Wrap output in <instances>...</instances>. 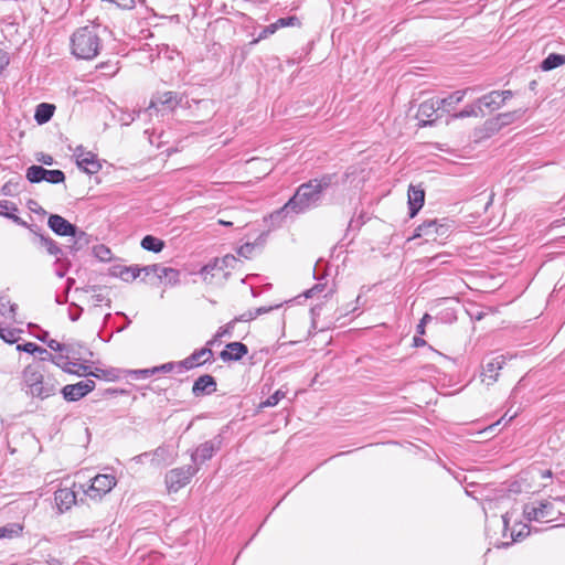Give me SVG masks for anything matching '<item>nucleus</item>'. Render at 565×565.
<instances>
[{"label": "nucleus", "mask_w": 565, "mask_h": 565, "mask_svg": "<svg viewBox=\"0 0 565 565\" xmlns=\"http://www.w3.org/2000/svg\"><path fill=\"white\" fill-rule=\"evenodd\" d=\"M23 527L19 523H9L0 527V539H12L19 536Z\"/></svg>", "instance_id": "obj_34"}, {"label": "nucleus", "mask_w": 565, "mask_h": 565, "mask_svg": "<svg viewBox=\"0 0 565 565\" xmlns=\"http://www.w3.org/2000/svg\"><path fill=\"white\" fill-rule=\"evenodd\" d=\"M75 157L78 168L88 174L97 173L102 169V164L99 163L96 154L89 151H84L82 147L76 149Z\"/></svg>", "instance_id": "obj_14"}, {"label": "nucleus", "mask_w": 565, "mask_h": 565, "mask_svg": "<svg viewBox=\"0 0 565 565\" xmlns=\"http://www.w3.org/2000/svg\"><path fill=\"white\" fill-rule=\"evenodd\" d=\"M39 237H40L41 244L46 248V250L50 255L55 256L57 258L63 256L62 248L57 245V243L54 239H52L49 236H44V235H40Z\"/></svg>", "instance_id": "obj_30"}, {"label": "nucleus", "mask_w": 565, "mask_h": 565, "mask_svg": "<svg viewBox=\"0 0 565 565\" xmlns=\"http://www.w3.org/2000/svg\"><path fill=\"white\" fill-rule=\"evenodd\" d=\"M141 113V110H134L131 114H128L126 117L121 118L122 124L130 125L137 117L140 116Z\"/></svg>", "instance_id": "obj_50"}, {"label": "nucleus", "mask_w": 565, "mask_h": 565, "mask_svg": "<svg viewBox=\"0 0 565 565\" xmlns=\"http://www.w3.org/2000/svg\"><path fill=\"white\" fill-rule=\"evenodd\" d=\"M286 392L281 388L277 390L274 394H271L266 401L259 404V408L265 407H274L276 406L282 398H285Z\"/></svg>", "instance_id": "obj_38"}, {"label": "nucleus", "mask_w": 565, "mask_h": 565, "mask_svg": "<svg viewBox=\"0 0 565 565\" xmlns=\"http://www.w3.org/2000/svg\"><path fill=\"white\" fill-rule=\"evenodd\" d=\"M451 231V224L446 220H427L417 226L415 237L425 236L436 241L438 237H447Z\"/></svg>", "instance_id": "obj_6"}, {"label": "nucleus", "mask_w": 565, "mask_h": 565, "mask_svg": "<svg viewBox=\"0 0 565 565\" xmlns=\"http://www.w3.org/2000/svg\"><path fill=\"white\" fill-rule=\"evenodd\" d=\"M413 342L415 347H424L426 344V341L418 335L414 337Z\"/></svg>", "instance_id": "obj_60"}, {"label": "nucleus", "mask_w": 565, "mask_h": 565, "mask_svg": "<svg viewBox=\"0 0 565 565\" xmlns=\"http://www.w3.org/2000/svg\"><path fill=\"white\" fill-rule=\"evenodd\" d=\"M55 111V106L49 103H41L36 106L34 119L39 125L46 124L51 120Z\"/></svg>", "instance_id": "obj_23"}, {"label": "nucleus", "mask_w": 565, "mask_h": 565, "mask_svg": "<svg viewBox=\"0 0 565 565\" xmlns=\"http://www.w3.org/2000/svg\"><path fill=\"white\" fill-rule=\"evenodd\" d=\"M25 178L31 183H39L45 179V168L42 166H31L26 169Z\"/></svg>", "instance_id": "obj_29"}, {"label": "nucleus", "mask_w": 565, "mask_h": 565, "mask_svg": "<svg viewBox=\"0 0 565 565\" xmlns=\"http://www.w3.org/2000/svg\"><path fill=\"white\" fill-rule=\"evenodd\" d=\"M216 386L215 379L210 374H204L195 380L192 386V394L195 397L210 395L216 391Z\"/></svg>", "instance_id": "obj_17"}, {"label": "nucleus", "mask_w": 565, "mask_h": 565, "mask_svg": "<svg viewBox=\"0 0 565 565\" xmlns=\"http://www.w3.org/2000/svg\"><path fill=\"white\" fill-rule=\"evenodd\" d=\"M6 217L12 220L15 224H18L20 226H23V227L28 226V223L25 221H23L21 217H19L18 215H15L14 213L9 212Z\"/></svg>", "instance_id": "obj_54"}, {"label": "nucleus", "mask_w": 565, "mask_h": 565, "mask_svg": "<svg viewBox=\"0 0 565 565\" xmlns=\"http://www.w3.org/2000/svg\"><path fill=\"white\" fill-rule=\"evenodd\" d=\"M96 384L93 380L81 381L76 384L65 385L61 393L65 401L76 402L85 397L95 388Z\"/></svg>", "instance_id": "obj_10"}, {"label": "nucleus", "mask_w": 565, "mask_h": 565, "mask_svg": "<svg viewBox=\"0 0 565 565\" xmlns=\"http://www.w3.org/2000/svg\"><path fill=\"white\" fill-rule=\"evenodd\" d=\"M500 99H503V104L505 100L510 99L513 96L512 90H499Z\"/></svg>", "instance_id": "obj_57"}, {"label": "nucleus", "mask_w": 565, "mask_h": 565, "mask_svg": "<svg viewBox=\"0 0 565 565\" xmlns=\"http://www.w3.org/2000/svg\"><path fill=\"white\" fill-rule=\"evenodd\" d=\"M65 174L62 170H47L45 169V179L44 181L52 183V184H58L64 182Z\"/></svg>", "instance_id": "obj_40"}, {"label": "nucleus", "mask_w": 565, "mask_h": 565, "mask_svg": "<svg viewBox=\"0 0 565 565\" xmlns=\"http://www.w3.org/2000/svg\"><path fill=\"white\" fill-rule=\"evenodd\" d=\"M9 211H18V207L14 203L12 202H9V201H1L0 202V215L1 216H7Z\"/></svg>", "instance_id": "obj_45"}, {"label": "nucleus", "mask_w": 565, "mask_h": 565, "mask_svg": "<svg viewBox=\"0 0 565 565\" xmlns=\"http://www.w3.org/2000/svg\"><path fill=\"white\" fill-rule=\"evenodd\" d=\"M113 275L119 277L121 280L129 282L134 281L141 275L139 266H118L114 268Z\"/></svg>", "instance_id": "obj_22"}, {"label": "nucleus", "mask_w": 565, "mask_h": 565, "mask_svg": "<svg viewBox=\"0 0 565 565\" xmlns=\"http://www.w3.org/2000/svg\"><path fill=\"white\" fill-rule=\"evenodd\" d=\"M92 298L96 306L105 300V296L103 294H96Z\"/></svg>", "instance_id": "obj_61"}, {"label": "nucleus", "mask_w": 565, "mask_h": 565, "mask_svg": "<svg viewBox=\"0 0 565 565\" xmlns=\"http://www.w3.org/2000/svg\"><path fill=\"white\" fill-rule=\"evenodd\" d=\"M504 364V355H497L488 360L482 366L481 381L487 385H492L498 380L499 371L503 367Z\"/></svg>", "instance_id": "obj_12"}, {"label": "nucleus", "mask_w": 565, "mask_h": 565, "mask_svg": "<svg viewBox=\"0 0 565 565\" xmlns=\"http://www.w3.org/2000/svg\"><path fill=\"white\" fill-rule=\"evenodd\" d=\"M116 482V478L113 475H97L90 480L88 488L79 486V489L89 499L99 501L105 494L111 491Z\"/></svg>", "instance_id": "obj_5"}, {"label": "nucleus", "mask_w": 565, "mask_h": 565, "mask_svg": "<svg viewBox=\"0 0 565 565\" xmlns=\"http://www.w3.org/2000/svg\"><path fill=\"white\" fill-rule=\"evenodd\" d=\"M47 347L51 350L60 351V352H66L67 354H74V349L72 343H60L56 340H50L47 341Z\"/></svg>", "instance_id": "obj_42"}, {"label": "nucleus", "mask_w": 565, "mask_h": 565, "mask_svg": "<svg viewBox=\"0 0 565 565\" xmlns=\"http://www.w3.org/2000/svg\"><path fill=\"white\" fill-rule=\"evenodd\" d=\"M439 111V106L436 98H430L423 102L417 110V119L420 121V126H431L436 118L433 116Z\"/></svg>", "instance_id": "obj_15"}, {"label": "nucleus", "mask_w": 565, "mask_h": 565, "mask_svg": "<svg viewBox=\"0 0 565 565\" xmlns=\"http://www.w3.org/2000/svg\"><path fill=\"white\" fill-rule=\"evenodd\" d=\"M524 113H525V109L520 108V109H516L513 111L500 114L498 119L500 120V122L502 125H510L513 121L520 119L524 115Z\"/></svg>", "instance_id": "obj_37"}, {"label": "nucleus", "mask_w": 565, "mask_h": 565, "mask_svg": "<svg viewBox=\"0 0 565 565\" xmlns=\"http://www.w3.org/2000/svg\"><path fill=\"white\" fill-rule=\"evenodd\" d=\"M151 463L156 467L162 465H170L173 461V456L168 446H159L150 452Z\"/></svg>", "instance_id": "obj_21"}, {"label": "nucleus", "mask_w": 565, "mask_h": 565, "mask_svg": "<svg viewBox=\"0 0 565 565\" xmlns=\"http://www.w3.org/2000/svg\"><path fill=\"white\" fill-rule=\"evenodd\" d=\"M337 182V174H323L320 178L300 184L295 194L278 211L271 214V218L287 215L288 213L301 214L317 207L323 193Z\"/></svg>", "instance_id": "obj_1"}, {"label": "nucleus", "mask_w": 565, "mask_h": 565, "mask_svg": "<svg viewBox=\"0 0 565 565\" xmlns=\"http://www.w3.org/2000/svg\"><path fill=\"white\" fill-rule=\"evenodd\" d=\"M23 383L26 387L25 393L33 398L45 399L55 395L57 382L44 375L40 365H28L22 373Z\"/></svg>", "instance_id": "obj_3"}, {"label": "nucleus", "mask_w": 565, "mask_h": 565, "mask_svg": "<svg viewBox=\"0 0 565 565\" xmlns=\"http://www.w3.org/2000/svg\"><path fill=\"white\" fill-rule=\"evenodd\" d=\"M38 160L46 166H52L54 163V159L50 154L42 153L41 157L38 158Z\"/></svg>", "instance_id": "obj_55"}, {"label": "nucleus", "mask_w": 565, "mask_h": 565, "mask_svg": "<svg viewBox=\"0 0 565 565\" xmlns=\"http://www.w3.org/2000/svg\"><path fill=\"white\" fill-rule=\"evenodd\" d=\"M235 326H236V320L233 319L225 326L220 327L218 330L216 331L214 338L206 342V345H213L218 339H221L223 337H226V335L231 337Z\"/></svg>", "instance_id": "obj_33"}, {"label": "nucleus", "mask_w": 565, "mask_h": 565, "mask_svg": "<svg viewBox=\"0 0 565 565\" xmlns=\"http://www.w3.org/2000/svg\"><path fill=\"white\" fill-rule=\"evenodd\" d=\"M211 345L195 350L191 355L178 363V366L184 370H191L195 366H200L204 363L211 362L213 359V352L210 349Z\"/></svg>", "instance_id": "obj_13"}, {"label": "nucleus", "mask_w": 565, "mask_h": 565, "mask_svg": "<svg viewBox=\"0 0 565 565\" xmlns=\"http://www.w3.org/2000/svg\"><path fill=\"white\" fill-rule=\"evenodd\" d=\"M160 280L164 279L166 284L177 285L180 278V271L171 267H164L160 265L159 276Z\"/></svg>", "instance_id": "obj_28"}, {"label": "nucleus", "mask_w": 565, "mask_h": 565, "mask_svg": "<svg viewBox=\"0 0 565 565\" xmlns=\"http://www.w3.org/2000/svg\"><path fill=\"white\" fill-rule=\"evenodd\" d=\"M469 90L470 88L456 90L444 98L437 97L436 99L439 106V111L450 114L456 108V106L462 102Z\"/></svg>", "instance_id": "obj_19"}, {"label": "nucleus", "mask_w": 565, "mask_h": 565, "mask_svg": "<svg viewBox=\"0 0 565 565\" xmlns=\"http://www.w3.org/2000/svg\"><path fill=\"white\" fill-rule=\"evenodd\" d=\"M177 364L172 363V362H169V363H164L160 366H154V369H159V372H170L173 370V367L175 366Z\"/></svg>", "instance_id": "obj_56"}, {"label": "nucleus", "mask_w": 565, "mask_h": 565, "mask_svg": "<svg viewBox=\"0 0 565 565\" xmlns=\"http://www.w3.org/2000/svg\"><path fill=\"white\" fill-rule=\"evenodd\" d=\"M140 269H141V273L145 274V276H149L150 274H153L158 277L159 270H160V264L143 266V267H140Z\"/></svg>", "instance_id": "obj_48"}, {"label": "nucleus", "mask_w": 565, "mask_h": 565, "mask_svg": "<svg viewBox=\"0 0 565 565\" xmlns=\"http://www.w3.org/2000/svg\"><path fill=\"white\" fill-rule=\"evenodd\" d=\"M83 309L78 306H74V310L70 309L68 317L72 321H77L82 315Z\"/></svg>", "instance_id": "obj_53"}, {"label": "nucleus", "mask_w": 565, "mask_h": 565, "mask_svg": "<svg viewBox=\"0 0 565 565\" xmlns=\"http://www.w3.org/2000/svg\"><path fill=\"white\" fill-rule=\"evenodd\" d=\"M141 247L149 252L160 253L164 248V242L152 235H146L141 239Z\"/></svg>", "instance_id": "obj_26"}, {"label": "nucleus", "mask_w": 565, "mask_h": 565, "mask_svg": "<svg viewBox=\"0 0 565 565\" xmlns=\"http://www.w3.org/2000/svg\"><path fill=\"white\" fill-rule=\"evenodd\" d=\"M68 359L70 354L60 356L49 354V360L52 361L56 366L61 367L64 372L77 374L81 376V373L78 371H74V366L76 365V363L70 361Z\"/></svg>", "instance_id": "obj_25"}, {"label": "nucleus", "mask_w": 565, "mask_h": 565, "mask_svg": "<svg viewBox=\"0 0 565 565\" xmlns=\"http://www.w3.org/2000/svg\"><path fill=\"white\" fill-rule=\"evenodd\" d=\"M431 319H433V318H431V316H430V315H428V313H425V315L423 316V318L420 319L419 323H418V324H417V327H416V332H417V334H419V335H424V334H425V327H426V324H427L429 321H431Z\"/></svg>", "instance_id": "obj_47"}, {"label": "nucleus", "mask_w": 565, "mask_h": 565, "mask_svg": "<svg viewBox=\"0 0 565 565\" xmlns=\"http://www.w3.org/2000/svg\"><path fill=\"white\" fill-rule=\"evenodd\" d=\"M218 266V259H215L213 264H207L202 267L201 275L203 276L204 280L207 279L206 275L213 271Z\"/></svg>", "instance_id": "obj_49"}, {"label": "nucleus", "mask_w": 565, "mask_h": 565, "mask_svg": "<svg viewBox=\"0 0 565 565\" xmlns=\"http://www.w3.org/2000/svg\"><path fill=\"white\" fill-rule=\"evenodd\" d=\"M425 202V191L420 186L409 185L408 188V209L409 216L414 217L423 207Z\"/></svg>", "instance_id": "obj_20"}, {"label": "nucleus", "mask_w": 565, "mask_h": 565, "mask_svg": "<svg viewBox=\"0 0 565 565\" xmlns=\"http://www.w3.org/2000/svg\"><path fill=\"white\" fill-rule=\"evenodd\" d=\"M254 319H256V316H254V311H252V310H248V311L242 313L239 317L234 318V320H236V323L239 321L246 322V321H250Z\"/></svg>", "instance_id": "obj_51"}, {"label": "nucleus", "mask_w": 565, "mask_h": 565, "mask_svg": "<svg viewBox=\"0 0 565 565\" xmlns=\"http://www.w3.org/2000/svg\"><path fill=\"white\" fill-rule=\"evenodd\" d=\"M499 97V90H492L489 94L478 98L477 104H479L481 108L484 106L490 110H497L503 106V99H500Z\"/></svg>", "instance_id": "obj_24"}, {"label": "nucleus", "mask_w": 565, "mask_h": 565, "mask_svg": "<svg viewBox=\"0 0 565 565\" xmlns=\"http://www.w3.org/2000/svg\"><path fill=\"white\" fill-rule=\"evenodd\" d=\"M275 25L277 26V29H281V28H287V26H300L301 25V21L298 17L296 15H290V17H286V18H279L276 22H275Z\"/></svg>", "instance_id": "obj_41"}, {"label": "nucleus", "mask_w": 565, "mask_h": 565, "mask_svg": "<svg viewBox=\"0 0 565 565\" xmlns=\"http://www.w3.org/2000/svg\"><path fill=\"white\" fill-rule=\"evenodd\" d=\"M482 115V108L477 102L471 105H467L461 111L454 114L451 117L455 119H461L466 117H478Z\"/></svg>", "instance_id": "obj_32"}, {"label": "nucleus", "mask_w": 565, "mask_h": 565, "mask_svg": "<svg viewBox=\"0 0 565 565\" xmlns=\"http://www.w3.org/2000/svg\"><path fill=\"white\" fill-rule=\"evenodd\" d=\"M21 330L14 328H3L0 326V338L7 343H15L19 340Z\"/></svg>", "instance_id": "obj_35"}, {"label": "nucleus", "mask_w": 565, "mask_h": 565, "mask_svg": "<svg viewBox=\"0 0 565 565\" xmlns=\"http://www.w3.org/2000/svg\"><path fill=\"white\" fill-rule=\"evenodd\" d=\"M232 262H236V258L232 255H227L222 259V263H224L226 266Z\"/></svg>", "instance_id": "obj_63"}, {"label": "nucleus", "mask_w": 565, "mask_h": 565, "mask_svg": "<svg viewBox=\"0 0 565 565\" xmlns=\"http://www.w3.org/2000/svg\"><path fill=\"white\" fill-rule=\"evenodd\" d=\"M253 248L254 246L252 244H245L239 248L238 254L246 256V254L249 253Z\"/></svg>", "instance_id": "obj_59"}, {"label": "nucleus", "mask_w": 565, "mask_h": 565, "mask_svg": "<svg viewBox=\"0 0 565 565\" xmlns=\"http://www.w3.org/2000/svg\"><path fill=\"white\" fill-rule=\"evenodd\" d=\"M7 307L9 312V318L14 320L15 312L18 309L17 303H10L9 300H6V298L0 297V315L7 317Z\"/></svg>", "instance_id": "obj_39"}, {"label": "nucleus", "mask_w": 565, "mask_h": 565, "mask_svg": "<svg viewBox=\"0 0 565 565\" xmlns=\"http://www.w3.org/2000/svg\"><path fill=\"white\" fill-rule=\"evenodd\" d=\"M74 354H71L75 360H85L86 355L93 356V352L82 344H73Z\"/></svg>", "instance_id": "obj_43"}, {"label": "nucleus", "mask_w": 565, "mask_h": 565, "mask_svg": "<svg viewBox=\"0 0 565 565\" xmlns=\"http://www.w3.org/2000/svg\"><path fill=\"white\" fill-rule=\"evenodd\" d=\"M321 285H316L313 288L307 291L306 297H312V295L317 291H321Z\"/></svg>", "instance_id": "obj_62"}, {"label": "nucleus", "mask_w": 565, "mask_h": 565, "mask_svg": "<svg viewBox=\"0 0 565 565\" xmlns=\"http://www.w3.org/2000/svg\"><path fill=\"white\" fill-rule=\"evenodd\" d=\"M97 256L102 259V260H107L109 259V255H110V250L109 248L105 247L104 245L99 246L97 248V252H96Z\"/></svg>", "instance_id": "obj_52"}, {"label": "nucleus", "mask_w": 565, "mask_h": 565, "mask_svg": "<svg viewBox=\"0 0 565 565\" xmlns=\"http://www.w3.org/2000/svg\"><path fill=\"white\" fill-rule=\"evenodd\" d=\"M107 33V26L96 22L76 29L71 36L72 54L81 60L95 58L103 47V36Z\"/></svg>", "instance_id": "obj_2"}, {"label": "nucleus", "mask_w": 565, "mask_h": 565, "mask_svg": "<svg viewBox=\"0 0 565 565\" xmlns=\"http://www.w3.org/2000/svg\"><path fill=\"white\" fill-rule=\"evenodd\" d=\"M77 493L72 488H60L54 493V500L60 512L67 511L76 504Z\"/></svg>", "instance_id": "obj_16"}, {"label": "nucleus", "mask_w": 565, "mask_h": 565, "mask_svg": "<svg viewBox=\"0 0 565 565\" xmlns=\"http://www.w3.org/2000/svg\"><path fill=\"white\" fill-rule=\"evenodd\" d=\"M278 31L277 26L275 25V22L269 24V25H266L260 32L259 34L257 35V38L253 41V43H257L262 40H265L267 39L268 36L273 35L274 33H276Z\"/></svg>", "instance_id": "obj_44"}, {"label": "nucleus", "mask_w": 565, "mask_h": 565, "mask_svg": "<svg viewBox=\"0 0 565 565\" xmlns=\"http://www.w3.org/2000/svg\"><path fill=\"white\" fill-rule=\"evenodd\" d=\"M79 367L83 370L81 373V376H93L96 379H105V380H111L113 371L111 370H103L96 367L94 371L89 369L87 365H79Z\"/></svg>", "instance_id": "obj_31"}, {"label": "nucleus", "mask_w": 565, "mask_h": 565, "mask_svg": "<svg viewBox=\"0 0 565 565\" xmlns=\"http://www.w3.org/2000/svg\"><path fill=\"white\" fill-rule=\"evenodd\" d=\"M184 96L180 95L175 92H163L158 93L156 96L151 98V102L149 104V107L145 110V113H149V115H152L154 111L158 114L161 109L159 106L163 109H168L170 111H173L181 103L183 102Z\"/></svg>", "instance_id": "obj_8"}, {"label": "nucleus", "mask_w": 565, "mask_h": 565, "mask_svg": "<svg viewBox=\"0 0 565 565\" xmlns=\"http://www.w3.org/2000/svg\"><path fill=\"white\" fill-rule=\"evenodd\" d=\"M273 309H274V307H259L256 310H254V316H256V318H257L258 316H260L263 313H267Z\"/></svg>", "instance_id": "obj_58"}, {"label": "nucleus", "mask_w": 565, "mask_h": 565, "mask_svg": "<svg viewBox=\"0 0 565 565\" xmlns=\"http://www.w3.org/2000/svg\"><path fill=\"white\" fill-rule=\"evenodd\" d=\"M523 514L527 521L551 522L555 520L554 507L548 501L525 504Z\"/></svg>", "instance_id": "obj_9"}, {"label": "nucleus", "mask_w": 565, "mask_h": 565, "mask_svg": "<svg viewBox=\"0 0 565 565\" xmlns=\"http://www.w3.org/2000/svg\"><path fill=\"white\" fill-rule=\"evenodd\" d=\"M159 372V369H143V370H136L132 373L136 375L137 379H147L156 373Z\"/></svg>", "instance_id": "obj_46"}, {"label": "nucleus", "mask_w": 565, "mask_h": 565, "mask_svg": "<svg viewBox=\"0 0 565 565\" xmlns=\"http://www.w3.org/2000/svg\"><path fill=\"white\" fill-rule=\"evenodd\" d=\"M199 468L194 466H186L171 469L166 475V484L170 492H177L185 487L191 478L198 472Z\"/></svg>", "instance_id": "obj_7"}, {"label": "nucleus", "mask_w": 565, "mask_h": 565, "mask_svg": "<svg viewBox=\"0 0 565 565\" xmlns=\"http://www.w3.org/2000/svg\"><path fill=\"white\" fill-rule=\"evenodd\" d=\"M222 445L221 435L215 436L214 438L201 444L195 448V450L191 454V460L193 463L204 462L210 460L214 454L220 450Z\"/></svg>", "instance_id": "obj_11"}, {"label": "nucleus", "mask_w": 565, "mask_h": 565, "mask_svg": "<svg viewBox=\"0 0 565 565\" xmlns=\"http://www.w3.org/2000/svg\"><path fill=\"white\" fill-rule=\"evenodd\" d=\"M11 184L10 183H6L3 186H2V193L6 194V195H10L11 194Z\"/></svg>", "instance_id": "obj_64"}, {"label": "nucleus", "mask_w": 565, "mask_h": 565, "mask_svg": "<svg viewBox=\"0 0 565 565\" xmlns=\"http://www.w3.org/2000/svg\"><path fill=\"white\" fill-rule=\"evenodd\" d=\"M565 63V55L551 53L547 57H545L541 63V68L543 71H552Z\"/></svg>", "instance_id": "obj_27"}, {"label": "nucleus", "mask_w": 565, "mask_h": 565, "mask_svg": "<svg viewBox=\"0 0 565 565\" xmlns=\"http://www.w3.org/2000/svg\"><path fill=\"white\" fill-rule=\"evenodd\" d=\"M248 353V348L242 342H230L225 349L221 351L220 358L224 362L239 361Z\"/></svg>", "instance_id": "obj_18"}, {"label": "nucleus", "mask_w": 565, "mask_h": 565, "mask_svg": "<svg viewBox=\"0 0 565 565\" xmlns=\"http://www.w3.org/2000/svg\"><path fill=\"white\" fill-rule=\"evenodd\" d=\"M17 349L19 351H23V352H26L30 354H34L36 352H39L41 354H45V358H42L43 360H46V359L49 360V354H51L46 349H43L33 342H26L24 344H19L17 347Z\"/></svg>", "instance_id": "obj_36"}, {"label": "nucleus", "mask_w": 565, "mask_h": 565, "mask_svg": "<svg viewBox=\"0 0 565 565\" xmlns=\"http://www.w3.org/2000/svg\"><path fill=\"white\" fill-rule=\"evenodd\" d=\"M47 225L56 235L74 237L75 244L87 243L86 233L58 214H51Z\"/></svg>", "instance_id": "obj_4"}]
</instances>
